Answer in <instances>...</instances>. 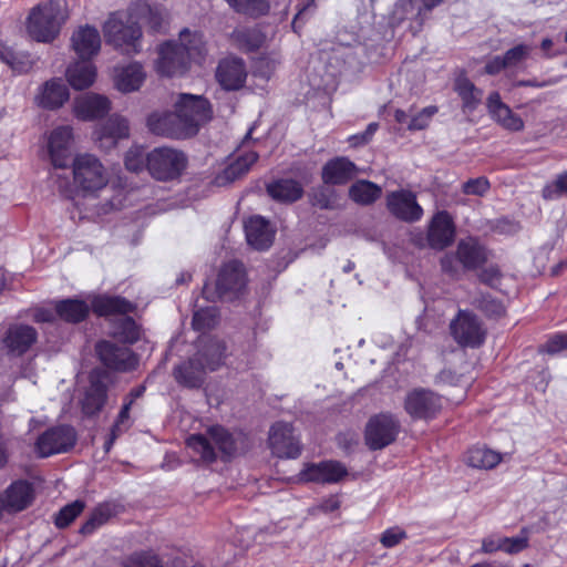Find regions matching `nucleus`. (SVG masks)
Returning <instances> with one entry per match:
<instances>
[{
	"instance_id": "nucleus-1",
	"label": "nucleus",
	"mask_w": 567,
	"mask_h": 567,
	"mask_svg": "<svg viewBox=\"0 0 567 567\" xmlns=\"http://www.w3.org/2000/svg\"><path fill=\"white\" fill-rule=\"evenodd\" d=\"M68 12L64 0H48L34 7L29 13L27 31L38 42H51L60 33L66 21Z\"/></svg>"
},
{
	"instance_id": "nucleus-2",
	"label": "nucleus",
	"mask_w": 567,
	"mask_h": 567,
	"mask_svg": "<svg viewBox=\"0 0 567 567\" xmlns=\"http://www.w3.org/2000/svg\"><path fill=\"white\" fill-rule=\"evenodd\" d=\"M184 152L172 147H156L146 154V168L157 181H173L187 167Z\"/></svg>"
},
{
	"instance_id": "nucleus-3",
	"label": "nucleus",
	"mask_w": 567,
	"mask_h": 567,
	"mask_svg": "<svg viewBox=\"0 0 567 567\" xmlns=\"http://www.w3.org/2000/svg\"><path fill=\"white\" fill-rule=\"evenodd\" d=\"M208 434L210 440L205 435L194 434L186 441L187 446L198 454L203 462L213 463L216 460V453L212 442L226 457H231L236 454L237 447L235 440L224 427L212 426L208 430Z\"/></svg>"
},
{
	"instance_id": "nucleus-4",
	"label": "nucleus",
	"mask_w": 567,
	"mask_h": 567,
	"mask_svg": "<svg viewBox=\"0 0 567 567\" xmlns=\"http://www.w3.org/2000/svg\"><path fill=\"white\" fill-rule=\"evenodd\" d=\"M245 285L246 277L243 264L230 261L219 270L215 290L205 285L203 295L207 300L212 301L217 299L231 301L239 296Z\"/></svg>"
},
{
	"instance_id": "nucleus-5",
	"label": "nucleus",
	"mask_w": 567,
	"mask_h": 567,
	"mask_svg": "<svg viewBox=\"0 0 567 567\" xmlns=\"http://www.w3.org/2000/svg\"><path fill=\"white\" fill-rule=\"evenodd\" d=\"M74 183L83 190L93 193L107 184V174L100 159L92 154H79L72 163Z\"/></svg>"
},
{
	"instance_id": "nucleus-6",
	"label": "nucleus",
	"mask_w": 567,
	"mask_h": 567,
	"mask_svg": "<svg viewBox=\"0 0 567 567\" xmlns=\"http://www.w3.org/2000/svg\"><path fill=\"white\" fill-rule=\"evenodd\" d=\"M106 43L125 54L140 52L141 28L136 23L124 24L115 14H112L103 27Z\"/></svg>"
},
{
	"instance_id": "nucleus-7",
	"label": "nucleus",
	"mask_w": 567,
	"mask_h": 567,
	"mask_svg": "<svg viewBox=\"0 0 567 567\" xmlns=\"http://www.w3.org/2000/svg\"><path fill=\"white\" fill-rule=\"evenodd\" d=\"M175 111L183 124L194 126L187 132V137L197 134L199 127L212 118L209 102L202 95L182 93L175 102Z\"/></svg>"
},
{
	"instance_id": "nucleus-8",
	"label": "nucleus",
	"mask_w": 567,
	"mask_h": 567,
	"mask_svg": "<svg viewBox=\"0 0 567 567\" xmlns=\"http://www.w3.org/2000/svg\"><path fill=\"white\" fill-rule=\"evenodd\" d=\"M401 425L395 415L379 413L371 416L364 429V442L371 451H378L392 444Z\"/></svg>"
},
{
	"instance_id": "nucleus-9",
	"label": "nucleus",
	"mask_w": 567,
	"mask_h": 567,
	"mask_svg": "<svg viewBox=\"0 0 567 567\" xmlns=\"http://www.w3.org/2000/svg\"><path fill=\"white\" fill-rule=\"evenodd\" d=\"M442 408V398L429 389H413L404 399V410L414 420L434 419Z\"/></svg>"
},
{
	"instance_id": "nucleus-10",
	"label": "nucleus",
	"mask_w": 567,
	"mask_h": 567,
	"mask_svg": "<svg viewBox=\"0 0 567 567\" xmlns=\"http://www.w3.org/2000/svg\"><path fill=\"white\" fill-rule=\"evenodd\" d=\"M451 334L462 347H480L485 339V331L477 317L465 310H460L450 323Z\"/></svg>"
},
{
	"instance_id": "nucleus-11",
	"label": "nucleus",
	"mask_w": 567,
	"mask_h": 567,
	"mask_svg": "<svg viewBox=\"0 0 567 567\" xmlns=\"http://www.w3.org/2000/svg\"><path fill=\"white\" fill-rule=\"evenodd\" d=\"M385 205L389 213L404 223H416L423 217V208L416 194L409 189H398L386 194Z\"/></svg>"
},
{
	"instance_id": "nucleus-12",
	"label": "nucleus",
	"mask_w": 567,
	"mask_h": 567,
	"mask_svg": "<svg viewBox=\"0 0 567 567\" xmlns=\"http://www.w3.org/2000/svg\"><path fill=\"white\" fill-rule=\"evenodd\" d=\"M76 442V433L68 425L55 426L47 430L39 436L35 451L40 457L69 451Z\"/></svg>"
},
{
	"instance_id": "nucleus-13",
	"label": "nucleus",
	"mask_w": 567,
	"mask_h": 567,
	"mask_svg": "<svg viewBox=\"0 0 567 567\" xmlns=\"http://www.w3.org/2000/svg\"><path fill=\"white\" fill-rule=\"evenodd\" d=\"M269 446L278 457L296 458L301 447L298 437L293 434L291 424L277 422L269 431Z\"/></svg>"
},
{
	"instance_id": "nucleus-14",
	"label": "nucleus",
	"mask_w": 567,
	"mask_h": 567,
	"mask_svg": "<svg viewBox=\"0 0 567 567\" xmlns=\"http://www.w3.org/2000/svg\"><path fill=\"white\" fill-rule=\"evenodd\" d=\"M96 353L105 367L115 371L127 372L138 364L137 357L128 348L117 347L110 341L99 342Z\"/></svg>"
},
{
	"instance_id": "nucleus-15",
	"label": "nucleus",
	"mask_w": 567,
	"mask_h": 567,
	"mask_svg": "<svg viewBox=\"0 0 567 567\" xmlns=\"http://www.w3.org/2000/svg\"><path fill=\"white\" fill-rule=\"evenodd\" d=\"M189 66L187 54L175 42H166L158 49L155 62L157 73L164 76L183 74Z\"/></svg>"
},
{
	"instance_id": "nucleus-16",
	"label": "nucleus",
	"mask_w": 567,
	"mask_h": 567,
	"mask_svg": "<svg viewBox=\"0 0 567 567\" xmlns=\"http://www.w3.org/2000/svg\"><path fill=\"white\" fill-rule=\"evenodd\" d=\"M148 130L158 135L169 138H187V132L194 126L181 123L175 112H154L147 117Z\"/></svg>"
},
{
	"instance_id": "nucleus-17",
	"label": "nucleus",
	"mask_w": 567,
	"mask_h": 567,
	"mask_svg": "<svg viewBox=\"0 0 567 567\" xmlns=\"http://www.w3.org/2000/svg\"><path fill=\"white\" fill-rule=\"evenodd\" d=\"M455 237L454 223L447 212H437L431 219L427 228V243L433 249L443 250L449 247Z\"/></svg>"
},
{
	"instance_id": "nucleus-18",
	"label": "nucleus",
	"mask_w": 567,
	"mask_h": 567,
	"mask_svg": "<svg viewBox=\"0 0 567 567\" xmlns=\"http://www.w3.org/2000/svg\"><path fill=\"white\" fill-rule=\"evenodd\" d=\"M216 79L226 91H237L241 89L247 79L244 61L238 58L220 61L217 66Z\"/></svg>"
},
{
	"instance_id": "nucleus-19",
	"label": "nucleus",
	"mask_w": 567,
	"mask_h": 567,
	"mask_svg": "<svg viewBox=\"0 0 567 567\" xmlns=\"http://www.w3.org/2000/svg\"><path fill=\"white\" fill-rule=\"evenodd\" d=\"M486 107L491 117L503 128L512 132H519L524 128V121L505 104L498 92L489 93L486 100Z\"/></svg>"
},
{
	"instance_id": "nucleus-20",
	"label": "nucleus",
	"mask_w": 567,
	"mask_h": 567,
	"mask_svg": "<svg viewBox=\"0 0 567 567\" xmlns=\"http://www.w3.org/2000/svg\"><path fill=\"white\" fill-rule=\"evenodd\" d=\"M130 126L126 118L120 115H112L94 132V138L99 146L104 150L114 147L122 138H128Z\"/></svg>"
},
{
	"instance_id": "nucleus-21",
	"label": "nucleus",
	"mask_w": 567,
	"mask_h": 567,
	"mask_svg": "<svg viewBox=\"0 0 567 567\" xmlns=\"http://www.w3.org/2000/svg\"><path fill=\"white\" fill-rule=\"evenodd\" d=\"M37 339L38 332L33 327L17 323L8 328L3 344L12 354L22 355L37 342Z\"/></svg>"
},
{
	"instance_id": "nucleus-22",
	"label": "nucleus",
	"mask_w": 567,
	"mask_h": 567,
	"mask_svg": "<svg viewBox=\"0 0 567 567\" xmlns=\"http://www.w3.org/2000/svg\"><path fill=\"white\" fill-rule=\"evenodd\" d=\"M247 243L257 250L268 249L275 238V229L261 216H252L245 223Z\"/></svg>"
},
{
	"instance_id": "nucleus-23",
	"label": "nucleus",
	"mask_w": 567,
	"mask_h": 567,
	"mask_svg": "<svg viewBox=\"0 0 567 567\" xmlns=\"http://www.w3.org/2000/svg\"><path fill=\"white\" fill-rule=\"evenodd\" d=\"M347 468L337 461L310 464L301 472V480L316 483H337L347 475Z\"/></svg>"
},
{
	"instance_id": "nucleus-24",
	"label": "nucleus",
	"mask_w": 567,
	"mask_h": 567,
	"mask_svg": "<svg viewBox=\"0 0 567 567\" xmlns=\"http://www.w3.org/2000/svg\"><path fill=\"white\" fill-rule=\"evenodd\" d=\"M456 255L464 270H475L488 260V251L473 237L458 241Z\"/></svg>"
},
{
	"instance_id": "nucleus-25",
	"label": "nucleus",
	"mask_w": 567,
	"mask_h": 567,
	"mask_svg": "<svg viewBox=\"0 0 567 567\" xmlns=\"http://www.w3.org/2000/svg\"><path fill=\"white\" fill-rule=\"evenodd\" d=\"M111 109L106 96L100 94H84L74 102V114L82 121H92L104 116Z\"/></svg>"
},
{
	"instance_id": "nucleus-26",
	"label": "nucleus",
	"mask_w": 567,
	"mask_h": 567,
	"mask_svg": "<svg viewBox=\"0 0 567 567\" xmlns=\"http://www.w3.org/2000/svg\"><path fill=\"white\" fill-rule=\"evenodd\" d=\"M206 372L204 363L193 355L174 367L173 377L178 384L189 389H197L203 385Z\"/></svg>"
},
{
	"instance_id": "nucleus-27",
	"label": "nucleus",
	"mask_w": 567,
	"mask_h": 567,
	"mask_svg": "<svg viewBox=\"0 0 567 567\" xmlns=\"http://www.w3.org/2000/svg\"><path fill=\"white\" fill-rule=\"evenodd\" d=\"M72 48L81 60H89L101 49L99 31L90 25L79 28L72 35Z\"/></svg>"
},
{
	"instance_id": "nucleus-28",
	"label": "nucleus",
	"mask_w": 567,
	"mask_h": 567,
	"mask_svg": "<svg viewBox=\"0 0 567 567\" xmlns=\"http://www.w3.org/2000/svg\"><path fill=\"white\" fill-rule=\"evenodd\" d=\"M358 167L347 157H336L322 168V181L324 184L342 185L354 178Z\"/></svg>"
},
{
	"instance_id": "nucleus-29",
	"label": "nucleus",
	"mask_w": 567,
	"mask_h": 567,
	"mask_svg": "<svg viewBox=\"0 0 567 567\" xmlns=\"http://www.w3.org/2000/svg\"><path fill=\"white\" fill-rule=\"evenodd\" d=\"M69 100V90L59 79L47 81L35 95V103L48 110L61 107Z\"/></svg>"
},
{
	"instance_id": "nucleus-30",
	"label": "nucleus",
	"mask_w": 567,
	"mask_h": 567,
	"mask_svg": "<svg viewBox=\"0 0 567 567\" xmlns=\"http://www.w3.org/2000/svg\"><path fill=\"white\" fill-rule=\"evenodd\" d=\"M72 127L59 126L49 137V152L55 167L64 168L68 165V152L72 141Z\"/></svg>"
},
{
	"instance_id": "nucleus-31",
	"label": "nucleus",
	"mask_w": 567,
	"mask_h": 567,
	"mask_svg": "<svg viewBox=\"0 0 567 567\" xmlns=\"http://www.w3.org/2000/svg\"><path fill=\"white\" fill-rule=\"evenodd\" d=\"M146 74L143 66L137 63H131L126 66L116 69L115 71V86L123 93H130L140 90L145 81Z\"/></svg>"
},
{
	"instance_id": "nucleus-32",
	"label": "nucleus",
	"mask_w": 567,
	"mask_h": 567,
	"mask_svg": "<svg viewBox=\"0 0 567 567\" xmlns=\"http://www.w3.org/2000/svg\"><path fill=\"white\" fill-rule=\"evenodd\" d=\"M33 499L31 484L24 481L12 483L6 491L3 503L8 512H20L27 508Z\"/></svg>"
},
{
	"instance_id": "nucleus-33",
	"label": "nucleus",
	"mask_w": 567,
	"mask_h": 567,
	"mask_svg": "<svg viewBox=\"0 0 567 567\" xmlns=\"http://www.w3.org/2000/svg\"><path fill=\"white\" fill-rule=\"evenodd\" d=\"M226 346L217 339H207L200 342L198 351L194 354L204 363L207 371H215L224 364Z\"/></svg>"
},
{
	"instance_id": "nucleus-34",
	"label": "nucleus",
	"mask_w": 567,
	"mask_h": 567,
	"mask_svg": "<svg viewBox=\"0 0 567 567\" xmlns=\"http://www.w3.org/2000/svg\"><path fill=\"white\" fill-rule=\"evenodd\" d=\"M257 159L258 154L256 152L245 153L216 176L215 184L217 186H225L240 178L249 171V168L257 162Z\"/></svg>"
},
{
	"instance_id": "nucleus-35",
	"label": "nucleus",
	"mask_w": 567,
	"mask_h": 567,
	"mask_svg": "<svg viewBox=\"0 0 567 567\" xmlns=\"http://www.w3.org/2000/svg\"><path fill=\"white\" fill-rule=\"evenodd\" d=\"M268 195L281 203H293L302 197L303 188L299 182L291 178L277 179L267 185Z\"/></svg>"
},
{
	"instance_id": "nucleus-36",
	"label": "nucleus",
	"mask_w": 567,
	"mask_h": 567,
	"mask_svg": "<svg viewBox=\"0 0 567 567\" xmlns=\"http://www.w3.org/2000/svg\"><path fill=\"white\" fill-rule=\"evenodd\" d=\"M66 79L74 90L87 89L96 79V68L89 61H78L68 68Z\"/></svg>"
},
{
	"instance_id": "nucleus-37",
	"label": "nucleus",
	"mask_w": 567,
	"mask_h": 567,
	"mask_svg": "<svg viewBox=\"0 0 567 567\" xmlns=\"http://www.w3.org/2000/svg\"><path fill=\"white\" fill-rule=\"evenodd\" d=\"M107 398V388L100 380H91L85 395L81 402L82 411L87 416H93L103 409Z\"/></svg>"
},
{
	"instance_id": "nucleus-38",
	"label": "nucleus",
	"mask_w": 567,
	"mask_h": 567,
	"mask_svg": "<svg viewBox=\"0 0 567 567\" xmlns=\"http://www.w3.org/2000/svg\"><path fill=\"white\" fill-rule=\"evenodd\" d=\"M454 90L462 100L465 111H474L481 103L483 91L465 75L461 74L455 79Z\"/></svg>"
},
{
	"instance_id": "nucleus-39",
	"label": "nucleus",
	"mask_w": 567,
	"mask_h": 567,
	"mask_svg": "<svg viewBox=\"0 0 567 567\" xmlns=\"http://www.w3.org/2000/svg\"><path fill=\"white\" fill-rule=\"evenodd\" d=\"M178 47L187 54V61H197L204 58L206 53V44L203 34L197 31L184 29L179 32Z\"/></svg>"
},
{
	"instance_id": "nucleus-40",
	"label": "nucleus",
	"mask_w": 567,
	"mask_h": 567,
	"mask_svg": "<svg viewBox=\"0 0 567 567\" xmlns=\"http://www.w3.org/2000/svg\"><path fill=\"white\" fill-rule=\"evenodd\" d=\"M382 188L369 181H357L349 189L350 198L360 205H371L380 198Z\"/></svg>"
},
{
	"instance_id": "nucleus-41",
	"label": "nucleus",
	"mask_w": 567,
	"mask_h": 567,
	"mask_svg": "<svg viewBox=\"0 0 567 567\" xmlns=\"http://www.w3.org/2000/svg\"><path fill=\"white\" fill-rule=\"evenodd\" d=\"M502 461V455L485 446H475L468 450L466 462L475 468L491 470Z\"/></svg>"
},
{
	"instance_id": "nucleus-42",
	"label": "nucleus",
	"mask_w": 567,
	"mask_h": 567,
	"mask_svg": "<svg viewBox=\"0 0 567 567\" xmlns=\"http://www.w3.org/2000/svg\"><path fill=\"white\" fill-rule=\"evenodd\" d=\"M133 305L122 297H101L93 302V310L99 316L125 315L133 311Z\"/></svg>"
},
{
	"instance_id": "nucleus-43",
	"label": "nucleus",
	"mask_w": 567,
	"mask_h": 567,
	"mask_svg": "<svg viewBox=\"0 0 567 567\" xmlns=\"http://www.w3.org/2000/svg\"><path fill=\"white\" fill-rule=\"evenodd\" d=\"M55 311L60 318L69 322H80L89 315V306L76 299H66L59 301Z\"/></svg>"
},
{
	"instance_id": "nucleus-44",
	"label": "nucleus",
	"mask_w": 567,
	"mask_h": 567,
	"mask_svg": "<svg viewBox=\"0 0 567 567\" xmlns=\"http://www.w3.org/2000/svg\"><path fill=\"white\" fill-rule=\"evenodd\" d=\"M115 515V506L109 503L97 505L86 522L82 525L80 532L83 535L92 534L96 528L101 527Z\"/></svg>"
},
{
	"instance_id": "nucleus-45",
	"label": "nucleus",
	"mask_w": 567,
	"mask_h": 567,
	"mask_svg": "<svg viewBox=\"0 0 567 567\" xmlns=\"http://www.w3.org/2000/svg\"><path fill=\"white\" fill-rule=\"evenodd\" d=\"M0 60L8 64L14 72L27 73L33 66L30 55L17 53L0 41Z\"/></svg>"
},
{
	"instance_id": "nucleus-46",
	"label": "nucleus",
	"mask_w": 567,
	"mask_h": 567,
	"mask_svg": "<svg viewBox=\"0 0 567 567\" xmlns=\"http://www.w3.org/2000/svg\"><path fill=\"white\" fill-rule=\"evenodd\" d=\"M231 9L249 17H260L268 13L270 4L268 0H225Z\"/></svg>"
},
{
	"instance_id": "nucleus-47",
	"label": "nucleus",
	"mask_w": 567,
	"mask_h": 567,
	"mask_svg": "<svg viewBox=\"0 0 567 567\" xmlns=\"http://www.w3.org/2000/svg\"><path fill=\"white\" fill-rule=\"evenodd\" d=\"M218 320L219 315L217 308L209 306L194 312L192 324L195 330L205 332L215 328Z\"/></svg>"
},
{
	"instance_id": "nucleus-48",
	"label": "nucleus",
	"mask_w": 567,
	"mask_h": 567,
	"mask_svg": "<svg viewBox=\"0 0 567 567\" xmlns=\"http://www.w3.org/2000/svg\"><path fill=\"white\" fill-rule=\"evenodd\" d=\"M123 567H163V564L153 551H137L124 559Z\"/></svg>"
},
{
	"instance_id": "nucleus-49",
	"label": "nucleus",
	"mask_w": 567,
	"mask_h": 567,
	"mask_svg": "<svg viewBox=\"0 0 567 567\" xmlns=\"http://www.w3.org/2000/svg\"><path fill=\"white\" fill-rule=\"evenodd\" d=\"M567 195V171L558 174L555 179L546 184L542 190V196L546 200L558 199Z\"/></svg>"
},
{
	"instance_id": "nucleus-50",
	"label": "nucleus",
	"mask_w": 567,
	"mask_h": 567,
	"mask_svg": "<svg viewBox=\"0 0 567 567\" xmlns=\"http://www.w3.org/2000/svg\"><path fill=\"white\" fill-rule=\"evenodd\" d=\"M85 503L76 499L71 504L65 505L59 511L55 516V525L59 528L69 526L84 509Z\"/></svg>"
},
{
	"instance_id": "nucleus-51",
	"label": "nucleus",
	"mask_w": 567,
	"mask_h": 567,
	"mask_svg": "<svg viewBox=\"0 0 567 567\" xmlns=\"http://www.w3.org/2000/svg\"><path fill=\"white\" fill-rule=\"evenodd\" d=\"M115 334L123 342L134 343L140 339V328L132 318L122 317L117 321Z\"/></svg>"
},
{
	"instance_id": "nucleus-52",
	"label": "nucleus",
	"mask_w": 567,
	"mask_h": 567,
	"mask_svg": "<svg viewBox=\"0 0 567 567\" xmlns=\"http://www.w3.org/2000/svg\"><path fill=\"white\" fill-rule=\"evenodd\" d=\"M125 167L135 173H138L146 167V155L142 147L133 146L126 152Z\"/></svg>"
},
{
	"instance_id": "nucleus-53",
	"label": "nucleus",
	"mask_w": 567,
	"mask_h": 567,
	"mask_svg": "<svg viewBox=\"0 0 567 567\" xmlns=\"http://www.w3.org/2000/svg\"><path fill=\"white\" fill-rule=\"evenodd\" d=\"M532 52V47L527 44H518L507 50L503 58L507 68L517 66L520 62L526 60Z\"/></svg>"
},
{
	"instance_id": "nucleus-54",
	"label": "nucleus",
	"mask_w": 567,
	"mask_h": 567,
	"mask_svg": "<svg viewBox=\"0 0 567 567\" xmlns=\"http://www.w3.org/2000/svg\"><path fill=\"white\" fill-rule=\"evenodd\" d=\"M475 303L482 311H484L487 316L491 317H499L505 311L502 302L489 296H481L480 299L475 300Z\"/></svg>"
},
{
	"instance_id": "nucleus-55",
	"label": "nucleus",
	"mask_w": 567,
	"mask_h": 567,
	"mask_svg": "<svg viewBox=\"0 0 567 567\" xmlns=\"http://www.w3.org/2000/svg\"><path fill=\"white\" fill-rule=\"evenodd\" d=\"M491 185L486 177L472 178L462 185V192L466 195L484 196Z\"/></svg>"
},
{
	"instance_id": "nucleus-56",
	"label": "nucleus",
	"mask_w": 567,
	"mask_h": 567,
	"mask_svg": "<svg viewBox=\"0 0 567 567\" xmlns=\"http://www.w3.org/2000/svg\"><path fill=\"white\" fill-rule=\"evenodd\" d=\"M478 277L483 284H485L492 288H497L501 284L503 276H502V272L498 269V267L489 266V267L483 269L480 272Z\"/></svg>"
},
{
	"instance_id": "nucleus-57",
	"label": "nucleus",
	"mask_w": 567,
	"mask_h": 567,
	"mask_svg": "<svg viewBox=\"0 0 567 567\" xmlns=\"http://www.w3.org/2000/svg\"><path fill=\"white\" fill-rule=\"evenodd\" d=\"M166 19L165 11L159 7H150L147 12V23L153 31H161Z\"/></svg>"
},
{
	"instance_id": "nucleus-58",
	"label": "nucleus",
	"mask_w": 567,
	"mask_h": 567,
	"mask_svg": "<svg viewBox=\"0 0 567 567\" xmlns=\"http://www.w3.org/2000/svg\"><path fill=\"white\" fill-rule=\"evenodd\" d=\"M565 349H567V334L563 333L555 334L542 347V351L549 354L558 353Z\"/></svg>"
},
{
	"instance_id": "nucleus-59",
	"label": "nucleus",
	"mask_w": 567,
	"mask_h": 567,
	"mask_svg": "<svg viewBox=\"0 0 567 567\" xmlns=\"http://www.w3.org/2000/svg\"><path fill=\"white\" fill-rule=\"evenodd\" d=\"M405 536L406 534L402 529L390 528L382 534L380 542L384 547L391 548L398 545Z\"/></svg>"
},
{
	"instance_id": "nucleus-60",
	"label": "nucleus",
	"mask_w": 567,
	"mask_h": 567,
	"mask_svg": "<svg viewBox=\"0 0 567 567\" xmlns=\"http://www.w3.org/2000/svg\"><path fill=\"white\" fill-rule=\"evenodd\" d=\"M460 262L457 260V255L446 254L441 258V268L443 272L457 277L460 274Z\"/></svg>"
},
{
	"instance_id": "nucleus-61",
	"label": "nucleus",
	"mask_w": 567,
	"mask_h": 567,
	"mask_svg": "<svg viewBox=\"0 0 567 567\" xmlns=\"http://www.w3.org/2000/svg\"><path fill=\"white\" fill-rule=\"evenodd\" d=\"M503 544H504L503 550L508 554L519 553L528 546L527 538H525V537H513V538L504 537Z\"/></svg>"
},
{
	"instance_id": "nucleus-62",
	"label": "nucleus",
	"mask_w": 567,
	"mask_h": 567,
	"mask_svg": "<svg viewBox=\"0 0 567 567\" xmlns=\"http://www.w3.org/2000/svg\"><path fill=\"white\" fill-rule=\"evenodd\" d=\"M133 404V399H130L126 403L123 404L115 423L112 427L118 430L121 432L128 429V420H130V410Z\"/></svg>"
},
{
	"instance_id": "nucleus-63",
	"label": "nucleus",
	"mask_w": 567,
	"mask_h": 567,
	"mask_svg": "<svg viewBox=\"0 0 567 567\" xmlns=\"http://www.w3.org/2000/svg\"><path fill=\"white\" fill-rule=\"evenodd\" d=\"M504 69H507L503 55L493 56L484 66V72L489 75H496Z\"/></svg>"
},
{
	"instance_id": "nucleus-64",
	"label": "nucleus",
	"mask_w": 567,
	"mask_h": 567,
	"mask_svg": "<svg viewBox=\"0 0 567 567\" xmlns=\"http://www.w3.org/2000/svg\"><path fill=\"white\" fill-rule=\"evenodd\" d=\"M503 538L495 539L494 537H486L482 542V551L485 554H491L499 549L503 550Z\"/></svg>"
}]
</instances>
